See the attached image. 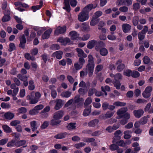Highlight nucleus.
<instances>
[{
  "instance_id": "1",
  "label": "nucleus",
  "mask_w": 153,
  "mask_h": 153,
  "mask_svg": "<svg viewBox=\"0 0 153 153\" xmlns=\"http://www.w3.org/2000/svg\"><path fill=\"white\" fill-rule=\"evenodd\" d=\"M89 18L88 13L83 11L80 12L78 15V19L81 22H83L88 20Z\"/></svg>"
},
{
  "instance_id": "2",
  "label": "nucleus",
  "mask_w": 153,
  "mask_h": 153,
  "mask_svg": "<svg viewBox=\"0 0 153 153\" xmlns=\"http://www.w3.org/2000/svg\"><path fill=\"white\" fill-rule=\"evenodd\" d=\"M123 61L121 59L117 61L115 65L117 66L116 70L119 72L122 71L125 68V65L122 63Z\"/></svg>"
},
{
  "instance_id": "3",
  "label": "nucleus",
  "mask_w": 153,
  "mask_h": 153,
  "mask_svg": "<svg viewBox=\"0 0 153 153\" xmlns=\"http://www.w3.org/2000/svg\"><path fill=\"white\" fill-rule=\"evenodd\" d=\"M152 89V88L151 86H149L146 87L142 94L143 96L145 98L149 97L151 96V92Z\"/></svg>"
},
{
  "instance_id": "4",
  "label": "nucleus",
  "mask_w": 153,
  "mask_h": 153,
  "mask_svg": "<svg viewBox=\"0 0 153 153\" xmlns=\"http://www.w3.org/2000/svg\"><path fill=\"white\" fill-rule=\"evenodd\" d=\"M127 111L128 109L126 107L121 108L117 110V114L118 117H117V118L118 119L122 118L123 115Z\"/></svg>"
},
{
  "instance_id": "5",
  "label": "nucleus",
  "mask_w": 153,
  "mask_h": 153,
  "mask_svg": "<svg viewBox=\"0 0 153 153\" xmlns=\"http://www.w3.org/2000/svg\"><path fill=\"white\" fill-rule=\"evenodd\" d=\"M94 64H87L86 66L85 69H87V71H88V75L89 76H91L93 74L94 68Z\"/></svg>"
},
{
  "instance_id": "6",
  "label": "nucleus",
  "mask_w": 153,
  "mask_h": 153,
  "mask_svg": "<svg viewBox=\"0 0 153 153\" xmlns=\"http://www.w3.org/2000/svg\"><path fill=\"white\" fill-rule=\"evenodd\" d=\"M56 103L54 109L56 110H58L61 108L64 104V102L60 99H56L55 100Z\"/></svg>"
},
{
  "instance_id": "7",
  "label": "nucleus",
  "mask_w": 153,
  "mask_h": 153,
  "mask_svg": "<svg viewBox=\"0 0 153 153\" xmlns=\"http://www.w3.org/2000/svg\"><path fill=\"white\" fill-rule=\"evenodd\" d=\"M66 27L64 26L63 27H58L55 31V34L58 35L59 34H62L65 33L66 31Z\"/></svg>"
},
{
  "instance_id": "8",
  "label": "nucleus",
  "mask_w": 153,
  "mask_h": 153,
  "mask_svg": "<svg viewBox=\"0 0 153 153\" xmlns=\"http://www.w3.org/2000/svg\"><path fill=\"white\" fill-rule=\"evenodd\" d=\"M19 40L20 43L19 45V47L23 49L25 48L26 40L24 35L21 36L19 37Z\"/></svg>"
},
{
  "instance_id": "9",
  "label": "nucleus",
  "mask_w": 153,
  "mask_h": 153,
  "mask_svg": "<svg viewBox=\"0 0 153 153\" xmlns=\"http://www.w3.org/2000/svg\"><path fill=\"white\" fill-rule=\"evenodd\" d=\"M144 113V111L141 109L134 110L133 111V114L134 116L137 118H139L142 117Z\"/></svg>"
},
{
  "instance_id": "10",
  "label": "nucleus",
  "mask_w": 153,
  "mask_h": 153,
  "mask_svg": "<svg viewBox=\"0 0 153 153\" xmlns=\"http://www.w3.org/2000/svg\"><path fill=\"white\" fill-rule=\"evenodd\" d=\"M64 114L63 111L62 110L58 111L54 114L53 118L59 120L63 117Z\"/></svg>"
},
{
  "instance_id": "11",
  "label": "nucleus",
  "mask_w": 153,
  "mask_h": 153,
  "mask_svg": "<svg viewBox=\"0 0 153 153\" xmlns=\"http://www.w3.org/2000/svg\"><path fill=\"white\" fill-rule=\"evenodd\" d=\"M57 41L60 42L62 45H65L68 43L70 42V40L68 38H65L64 39L63 37H60L58 38Z\"/></svg>"
},
{
  "instance_id": "12",
  "label": "nucleus",
  "mask_w": 153,
  "mask_h": 153,
  "mask_svg": "<svg viewBox=\"0 0 153 153\" xmlns=\"http://www.w3.org/2000/svg\"><path fill=\"white\" fill-rule=\"evenodd\" d=\"M131 27V26L130 25L127 23L123 24L122 26L123 32L125 33H128L130 31Z\"/></svg>"
},
{
  "instance_id": "13",
  "label": "nucleus",
  "mask_w": 153,
  "mask_h": 153,
  "mask_svg": "<svg viewBox=\"0 0 153 153\" xmlns=\"http://www.w3.org/2000/svg\"><path fill=\"white\" fill-rule=\"evenodd\" d=\"M97 6V5L94 6L93 4H89L85 7L83 8V10L88 13L92 9L96 8Z\"/></svg>"
},
{
  "instance_id": "14",
  "label": "nucleus",
  "mask_w": 153,
  "mask_h": 153,
  "mask_svg": "<svg viewBox=\"0 0 153 153\" xmlns=\"http://www.w3.org/2000/svg\"><path fill=\"white\" fill-rule=\"evenodd\" d=\"M71 36V38L72 40L79 39V34L77 33L75 31H72L71 32L69 33Z\"/></svg>"
},
{
  "instance_id": "15",
  "label": "nucleus",
  "mask_w": 153,
  "mask_h": 153,
  "mask_svg": "<svg viewBox=\"0 0 153 153\" xmlns=\"http://www.w3.org/2000/svg\"><path fill=\"white\" fill-rule=\"evenodd\" d=\"M34 92H32L31 93V96L28 95L27 96V97L28 99L30 100V103L31 104H34L36 103L39 101V100L37 99L35 97L33 98L32 96L33 94H34Z\"/></svg>"
},
{
  "instance_id": "16",
  "label": "nucleus",
  "mask_w": 153,
  "mask_h": 153,
  "mask_svg": "<svg viewBox=\"0 0 153 153\" xmlns=\"http://www.w3.org/2000/svg\"><path fill=\"white\" fill-rule=\"evenodd\" d=\"M69 135L67 132L60 133L55 135L54 137L57 139H62L65 138Z\"/></svg>"
},
{
  "instance_id": "17",
  "label": "nucleus",
  "mask_w": 153,
  "mask_h": 153,
  "mask_svg": "<svg viewBox=\"0 0 153 153\" xmlns=\"http://www.w3.org/2000/svg\"><path fill=\"white\" fill-rule=\"evenodd\" d=\"M76 50L77 52V55L79 57L85 58L87 56V55L81 49L77 48Z\"/></svg>"
},
{
  "instance_id": "18",
  "label": "nucleus",
  "mask_w": 153,
  "mask_h": 153,
  "mask_svg": "<svg viewBox=\"0 0 153 153\" xmlns=\"http://www.w3.org/2000/svg\"><path fill=\"white\" fill-rule=\"evenodd\" d=\"M80 27L81 30L84 31H88L90 30L88 24L85 22L83 23Z\"/></svg>"
},
{
  "instance_id": "19",
  "label": "nucleus",
  "mask_w": 153,
  "mask_h": 153,
  "mask_svg": "<svg viewBox=\"0 0 153 153\" xmlns=\"http://www.w3.org/2000/svg\"><path fill=\"white\" fill-rule=\"evenodd\" d=\"M114 114V112L108 111L105 114L102 115L101 118L102 119L105 120L106 119L111 117Z\"/></svg>"
},
{
  "instance_id": "20",
  "label": "nucleus",
  "mask_w": 153,
  "mask_h": 153,
  "mask_svg": "<svg viewBox=\"0 0 153 153\" xmlns=\"http://www.w3.org/2000/svg\"><path fill=\"white\" fill-rule=\"evenodd\" d=\"M84 100L82 98L80 97V96L79 95L76 96L74 98V103H79L80 105L82 104Z\"/></svg>"
},
{
  "instance_id": "21",
  "label": "nucleus",
  "mask_w": 153,
  "mask_h": 153,
  "mask_svg": "<svg viewBox=\"0 0 153 153\" xmlns=\"http://www.w3.org/2000/svg\"><path fill=\"white\" fill-rule=\"evenodd\" d=\"M69 1L70 0H64V4L65 6L63 7V9L66 10L68 12H70V10Z\"/></svg>"
},
{
  "instance_id": "22",
  "label": "nucleus",
  "mask_w": 153,
  "mask_h": 153,
  "mask_svg": "<svg viewBox=\"0 0 153 153\" xmlns=\"http://www.w3.org/2000/svg\"><path fill=\"white\" fill-rule=\"evenodd\" d=\"M99 121L98 119H95L90 121L88 124L89 127H93L95 126L99 123Z\"/></svg>"
},
{
  "instance_id": "23",
  "label": "nucleus",
  "mask_w": 153,
  "mask_h": 153,
  "mask_svg": "<svg viewBox=\"0 0 153 153\" xmlns=\"http://www.w3.org/2000/svg\"><path fill=\"white\" fill-rule=\"evenodd\" d=\"M52 31V30L51 29L46 31L42 35V38L43 39H47L49 38Z\"/></svg>"
},
{
  "instance_id": "24",
  "label": "nucleus",
  "mask_w": 153,
  "mask_h": 153,
  "mask_svg": "<svg viewBox=\"0 0 153 153\" xmlns=\"http://www.w3.org/2000/svg\"><path fill=\"white\" fill-rule=\"evenodd\" d=\"M63 52L62 51H59L54 53L53 55L54 56L56 57V58L58 59H60L62 57V55L63 54Z\"/></svg>"
},
{
  "instance_id": "25",
  "label": "nucleus",
  "mask_w": 153,
  "mask_h": 153,
  "mask_svg": "<svg viewBox=\"0 0 153 153\" xmlns=\"http://www.w3.org/2000/svg\"><path fill=\"white\" fill-rule=\"evenodd\" d=\"M30 127L33 131H34L37 129V126L36 122L35 121H33L30 122Z\"/></svg>"
},
{
  "instance_id": "26",
  "label": "nucleus",
  "mask_w": 153,
  "mask_h": 153,
  "mask_svg": "<svg viewBox=\"0 0 153 153\" xmlns=\"http://www.w3.org/2000/svg\"><path fill=\"white\" fill-rule=\"evenodd\" d=\"M4 115L6 118L8 120L12 119L14 116V114L10 112H8L5 113Z\"/></svg>"
},
{
  "instance_id": "27",
  "label": "nucleus",
  "mask_w": 153,
  "mask_h": 153,
  "mask_svg": "<svg viewBox=\"0 0 153 153\" xmlns=\"http://www.w3.org/2000/svg\"><path fill=\"white\" fill-rule=\"evenodd\" d=\"M40 5L33 6L31 7V9L33 12H35L37 10L40 9L42 6L43 2L42 1H40L39 2Z\"/></svg>"
},
{
  "instance_id": "28",
  "label": "nucleus",
  "mask_w": 153,
  "mask_h": 153,
  "mask_svg": "<svg viewBox=\"0 0 153 153\" xmlns=\"http://www.w3.org/2000/svg\"><path fill=\"white\" fill-rule=\"evenodd\" d=\"M97 42L95 40H92L90 41L88 43L87 47L89 49H92L96 45Z\"/></svg>"
},
{
  "instance_id": "29",
  "label": "nucleus",
  "mask_w": 153,
  "mask_h": 153,
  "mask_svg": "<svg viewBox=\"0 0 153 153\" xmlns=\"http://www.w3.org/2000/svg\"><path fill=\"white\" fill-rule=\"evenodd\" d=\"M75 123H70L66 126L67 129L69 130L75 129L76 128Z\"/></svg>"
},
{
  "instance_id": "30",
  "label": "nucleus",
  "mask_w": 153,
  "mask_h": 153,
  "mask_svg": "<svg viewBox=\"0 0 153 153\" xmlns=\"http://www.w3.org/2000/svg\"><path fill=\"white\" fill-rule=\"evenodd\" d=\"M61 120L53 118L50 121V124L53 126H55L59 125L61 123Z\"/></svg>"
},
{
  "instance_id": "31",
  "label": "nucleus",
  "mask_w": 153,
  "mask_h": 153,
  "mask_svg": "<svg viewBox=\"0 0 153 153\" xmlns=\"http://www.w3.org/2000/svg\"><path fill=\"white\" fill-rule=\"evenodd\" d=\"M99 21V19L93 16L92 19L90 22V25L91 26H94L97 24Z\"/></svg>"
},
{
  "instance_id": "32",
  "label": "nucleus",
  "mask_w": 153,
  "mask_h": 153,
  "mask_svg": "<svg viewBox=\"0 0 153 153\" xmlns=\"http://www.w3.org/2000/svg\"><path fill=\"white\" fill-rule=\"evenodd\" d=\"M105 43L102 42L100 41L99 42L98 44L95 47V49L97 51H99L102 48L105 46Z\"/></svg>"
},
{
  "instance_id": "33",
  "label": "nucleus",
  "mask_w": 153,
  "mask_h": 153,
  "mask_svg": "<svg viewBox=\"0 0 153 153\" xmlns=\"http://www.w3.org/2000/svg\"><path fill=\"white\" fill-rule=\"evenodd\" d=\"M91 111V106H89L86 107L84 111L83 115L84 116H88Z\"/></svg>"
},
{
  "instance_id": "34",
  "label": "nucleus",
  "mask_w": 153,
  "mask_h": 153,
  "mask_svg": "<svg viewBox=\"0 0 153 153\" xmlns=\"http://www.w3.org/2000/svg\"><path fill=\"white\" fill-rule=\"evenodd\" d=\"M132 133V132L131 131L127 130L125 131L124 132V137L126 139H129L131 137V135L130 134Z\"/></svg>"
},
{
  "instance_id": "35",
  "label": "nucleus",
  "mask_w": 153,
  "mask_h": 153,
  "mask_svg": "<svg viewBox=\"0 0 153 153\" xmlns=\"http://www.w3.org/2000/svg\"><path fill=\"white\" fill-rule=\"evenodd\" d=\"M2 127L4 131L7 133H10L12 132L11 129L7 125H3Z\"/></svg>"
},
{
  "instance_id": "36",
  "label": "nucleus",
  "mask_w": 153,
  "mask_h": 153,
  "mask_svg": "<svg viewBox=\"0 0 153 153\" xmlns=\"http://www.w3.org/2000/svg\"><path fill=\"white\" fill-rule=\"evenodd\" d=\"M99 51H100V54L102 56H105L108 53V50L105 48H101Z\"/></svg>"
},
{
  "instance_id": "37",
  "label": "nucleus",
  "mask_w": 153,
  "mask_h": 153,
  "mask_svg": "<svg viewBox=\"0 0 153 153\" xmlns=\"http://www.w3.org/2000/svg\"><path fill=\"white\" fill-rule=\"evenodd\" d=\"M71 92L66 91L62 92L61 94V96L63 97L68 98L71 96Z\"/></svg>"
},
{
  "instance_id": "38",
  "label": "nucleus",
  "mask_w": 153,
  "mask_h": 153,
  "mask_svg": "<svg viewBox=\"0 0 153 153\" xmlns=\"http://www.w3.org/2000/svg\"><path fill=\"white\" fill-rule=\"evenodd\" d=\"M143 59L145 64L150 65L152 63V62L150 61L149 58L147 56H145Z\"/></svg>"
},
{
  "instance_id": "39",
  "label": "nucleus",
  "mask_w": 153,
  "mask_h": 153,
  "mask_svg": "<svg viewBox=\"0 0 153 153\" xmlns=\"http://www.w3.org/2000/svg\"><path fill=\"white\" fill-rule=\"evenodd\" d=\"M16 142V146L17 147H20L24 145L25 144L26 142V141L25 140L17 141Z\"/></svg>"
},
{
  "instance_id": "40",
  "label": "nucleus",
  "mask_w": 153,
  "mask_h": 153,
  "mask_svg": "<svg viewBox=\"0 0 153 153\" xmlns=\"http://www.w3.org/2000/svg\"><path fill=\"white\" fill-rule=\"evenodd\" d=\"M25 57L26 59L28 60H31L32 61H34L36 59L35 57L31 56L30 54L28 53H25Z\"/></svg>"
},
{
  "instance_id": "41",
  "label": "nucleus",
  "mask_w": 153,
  "mask_h": 153,
  "mask_svg": "<svg viewBox=\"0 0 153 153\" xmlns=\"http://www.w3.org/2000/svg\"><path fill=\"white\" fill-rule=\"evenodd\" d=\"M113 105L117 106H125L126 105V103L123 102H121L120 101H117L114 102Z\"/></svg>"
},
{
  "instance_id": "42",
  "label": "nucleus",
  "mask_w": 153,
  "mask_h": 153,
  "mask_svg": "<svg viewBox=\"0 0 153 153\" xmlns=\"http://www.w3.org/2000/svg\"><path fill=\"white\" fill-rule=\"evenodd\" d=\"M96 91V89L94 88H90L88 92V96H91L93 95L94 93H95Z\"/></svg>"
},
{
  "instance_id": "43",
  "label": "nucleus",
  "mask_w": 153,
  "mask_h": 153,
  "mask_svg": "<svg viewBox=\"0 0 153 153\" xmlns=\"http://www.w3.org/2000/svg\"><path fill=\"white\" fill-rule=\"evenodd\" d=\"M139 18L137 16H134L132 19V23L134 26H137L139 22Z\"/></svg>"
},
{
  "instance_id": "44",
  "label": "nucleus",
  "mask_w": 153,
  "mask_h": 153,
  "mask_svg": "<svg viewBox=\"0 0 153 153\" xmlns=\"http://www.w3.org/2000/svg\"><path fill=\"white\" fill-rule=\"evenodd\" d=\"M16 142L15 140H12L11 141L9 142L7 144V147H13L14 146H16Z\"/></svg>"
},
{
  "instance_id": "45",
  "label": "nucleus",
  "mask_w": 153,
  "mask_h": 153,
  "mask_svg": "<svg viewBox=\"0 0 153 153\" xmlns=\"http://www.w3.org/2000/svg\"><path fill=\"white\" fill-rule=\"evenodd\" d=\"M137 35L138 39L140 41H142L145 38V34L141 32L138 33Z\"/></svg>"
},
{
  "instance_id": "46",
  "label": "nucleus",
  "mask_w": 153,
  "mask_h": 153,
  "mask_svg": "<svg viewBox=\"0 0 153 153\" xmlns=\"http://www.w3.org/2000/svg\"><path fill=\"white\" fill-rule=\"evenodd\" d=\"M113 82L114 86L117 89H119L120 88L121 84L119 81L115 80Z\"/></svg>"
},
{
  "instance_id": "47",
  "label": "nucleus",
  "mask_w": 153,
  "mask_h": 153,
  "mask_svg": "<svg viewBox=\"0 0 153 153\" xmlns=\"http://www.w3.org/2000/svg\"><path fill=\"white\" fill-rule=\"evenodd\" d=\"M111 34L107 36L108 39L111 40H114L116 39V37L113 34L114 33V32H111Z\"/></svg>"
},
{
  "instance_id": "48",
  "label": "nucleus",
  "mask_w": 153,
  "mask_h": 153,
  "mask_svg": "<svg viewBox=\"0 0 153 153\" xmlns=\"http://www.w3.org/2000/svg\"><path fill=\"white\" fill-rule=\"evenodd\" d=\"M132 71L130 70L127 69L123 73L124 75L128 76H131Z\"/></svg>"
},
{
  "instance_id": "49",
  "label": "nucleus",
  "mask_w": 153,
  "mask_h": 153,
  "mask_svg": "<svg viewBox=\"0 0 153 153\" xmlns=\"http://www.w3.org/2000/svg\"><path fill=\"white\" fill-rule=\"evenodd\" d=\"M85 144L83 142H80L75 144L74 146L77 149H79L81 147L84 146Z\"/></svg>"
},
{
  "instance_id": "50",
  "label": "nucleus",
  "mask_w": 153,
  "mask_h": 153,
  "mask_svg": "<svg viewBox=\"0 0 153 153\" xmlns=\"http://www.w3.org/2000/svg\"><path fill=\"white\" fill-rule=\"evenodd\" d=\"M83 141L87 143H93L95 141V139L93 138H85Z\"/></svg>"
},
{
  "instance_id": "51",
  "label": "nucleus",
  "mask_w": 153,
  "mask_h": 153,
  "mask_svg": "<svg viewBox=\"0 0 153 153\" xmlns=\"http://www.w3.org/2000/svg\"><path fill=\"white\" fill-rule=\"evenodd\" d=\"M88 64H94V58L92 56L89 54L88 56Z\"/></svg>"
},
{
  "instance_id": "52",
  "label": "nucleus",
  "mask_w": 153,
  "mask_h": 153,
  "mask_svg": "<svg viewBox=\"0 0 153 153\" xmlns=\"http://www.w3.org/2000/svg\"><path fill=\"white\" fill-rule=\"evenodd\" d=\"M10 17L9 15H4L2 19V22H5L9 21L10 19Z\"/></svg>"
},
{
  "instance_id": "53",
  "label": "nucleus",
  "mask_w": 153,
  "mask_h": 153,
  "mask_svg": "<svg viewBox=\"0 0 153 153\" xmlns=\"http://www.w3.org/2000/svg\"><path fill=\"white\" fill-rule=\"evenodd\" d=\"M122 74L120 73H117L115 74L114 79L115 80H118L122 79Z\"/></svg>"
},
{
  "instance_id": "54",
  "label": "nucleus",
  "mask_w": 153,
  "mask_h": 153,
  "mask_svg": "<svg viewBox=\"0 0 153 153\" xmlns=\"http://www.w3.org/2000/svg\"><path fill=\"white\" fill-rule=\"evenodd\" d=\"M88 73L87 69H84L83 71L80 72V76L82 77H83L87 75Z\"/></svg>"
},
{
  "instance_id": "55",
  "label": "nucleus",
  "mask_w": 153,
  "mask_h": 153,
  "mask_svg": "<svg viewBox=\"0 0 153 153\" xmlns=\"http://www.w3.org/2000/svg\"><path fill=\"white\" fill-rule=\"evenodd\" d=\"M92 100L91 98V97H88L86 99L85 101L84 104V106L85 107L86 106L90 104Z\"/></svg>"
},
{
  "instance_id": "56",
  "label": "nucleus",
  "mask_w": 153,
  "mask_h": 153,
  "mask_svg": "<svg viewBox=\"0 0 153 153\" xmlns=\"http://www.w3.org/2000/svg\"><path fill=\"white\" fill-rule=\"evenodd\" d=\"M147 121L148 119L146 117H144L141 118L140 120V122L142 125L146 124L147 123Z\"/></svg>"
},
{
  "instance_id": "57",
  "label": "nucleus",
  "mask_w": 153,
  "mask_h": 153,
  "mask_svg": "<svg viewBox=\"0 0 153 153\" xmlns=\"http://www.w3.org/2000/svg\"><path fill=\"white\" fill-rule=\"evenodd\" d=\"M50 48L52 50H58L60 49V47L57 44H54L51 45Z\"/></svg>"
},
{
  "instance_id": "58",
  "label": "nucleus",
  "mask_w": 153,
  "mask_h": 153,
  "mask_svg": "<svg viewBox=\"0 0 153 153\" xmlns=\"http://www.w3.org/2000/svg\"><path fill=\"white\" fill-rule=\"evenodd\" d=\"M101 89L102 91H105L109 92L111 90L110 87L108 85H106L104 87L102 86L101 87Z\"/></svg>"
},
{
  "instance_id": "59",
  "label": "nucleus",
  "mask_w": 153,
  "mask_h": 153,
  "mask_svg": "<svg viewBox=\"0 0 153 153\" xmlns=\"http://www.w3.org/2000/svg\"><path fill=\"white\" fill-rule=\"evenodd\" d=\"M140 4L137 3H135L134 4L132 5L133 9L135 10H137L140 8Z\"/></svg>"
},
{
  "instance_id": "60",
  "label": "nucleus",
  "mask_w": 153,
  "mask_h": 153,
  "mask_svg": "<svg viewBox=\"0 0 153 153\" xmlns=\"http://www.w3.org/2000/svg\"><path fill=\"white\" fill-rule=\"evenodd\" d=\"M16 49V47L15 44L13 43H10L9 45V51L10 52L12 51H13Z\"/></svg>"
},
{
  "instance_id": "61",
  "label": "nucleus",
  "mask_w": 153,
  "mask_h": 153,
  "mask_svg": "<svg viewBox=\"0 0 153 153\" xmlns=\"http://www.w3.org/2000/svg\"><path fill=\"white\" fill-rule=\"evenodd\" d=\"M90 37V35L88 34H86L84 35L83 37H80L79 39L83 41H85L88 40Z\"/></svg>"
},
{
  "instance_id": "62",
  "label": "nucleus",
  "mask_w": 153,
  "mask_h": 153,
  "mask_svg": "<svg viewBox=\"0 0 153 153\" xmlns=\"http://www.w3.org/2000/svg\"><path fill=\"white\" fill-rule=\"evenodd\" d=\"M128 8L126 6H123L119 8V10L122 12L125 13L128 11Z\"/></svg>"
},
{
  "instance_id": "63",
  "label": "nucleus",
  "mask_w": 153,
  "mask_h": 153,
  "mask_svg": "<svg viewBox=\"0 0 153 153\" xmlns=\"http://www.w3.org/2000/svg\"><path fill=\"white\" fill-rule=\"evenodd\" d=\"M122 118H123L127 120L130 118V114L128 112H126L123 115Z\"/></svg>"
},
{
  "instance_id": "64",
  "label": "nucleus",
  "mask_w": 153,
  "mask_h": 153,
  "mask_svg": "<svg viewBox=\"0 0 153 153\" xmlns=\"http://www.w3.org/2000/svg\"><path fill=\"white\" fill-rule=\"evenodd\" d=\"M18 111L19 113H25L26 112L27 109L25 107H22L19 108Z\"/></svg>"
}]
</instances>
